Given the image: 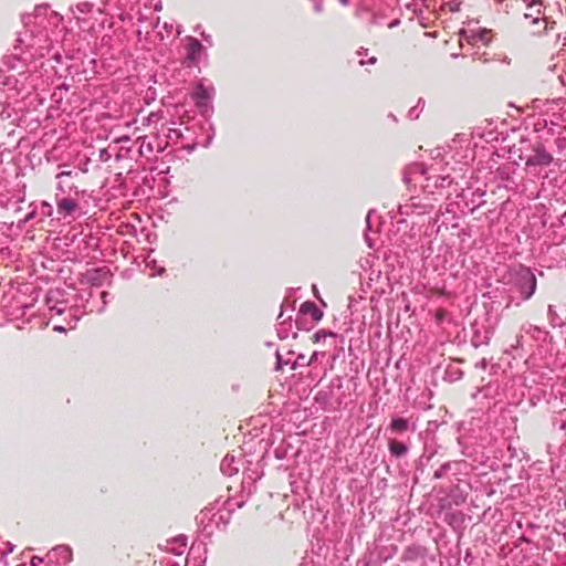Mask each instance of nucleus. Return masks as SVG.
Returning <instances> with one entry per match:
<instances>
[{
    "mask_svg": "<svg viewBox=\"0 0 566 566\" xmlns=\"http://www.w3.org/2000/svg\"><path fill=\"white\" fill-rule=\"evenodd\" d=\"M22 21L30 31V42L23 51L21 44L24 40L19 36L17 40L19 45L14 46L15 52L12 57L23 64L25 72L30 74L29 85L17 91L30 94L39 87L40 76L35 73L39 65L43 66V62L38 64V60L49 54L55 44H64L70 31L63 24V17L46 4L38 6L33 13L22 15Z\"/></svg>",
    "mask_w": 566,
    "mask_h": 566,
    "instance_id": "nucleus-1",
    "label": "nucleus"
},
{
    "mask_svg": "<svg viewBox=\"0 0 566 566\" xmlns=\"http://www.w3.org/2000/svg\"><path fill=\"white\" fill-rule=\"evenodd\" d=\"M440 155L438 150L437 157L433 158V163L428 167L421 164L408 166L403 171V181L407 185H411L413 181H417L418 177H423V191L430 195L440 193L443 189L450 187L458 179L457 169L446 160V156L437 159Z\"/></svg>",
    "mask_w": 566,
    "mask_h": 566,
    "instance_id": "nucleus-2",
    "label": "nucleus"
},
{
    "mask_svg": "<svg viewBox=\"0 0 566 566\" xmlns=\"http://www.w3.org/2000/svg\"><path fill=\"white\" fill-rule=\"evenodd\" d=\"M111 2L112 0H102L103 7H99L97 9L92 2H80L75 6L74 9H72V12L78 21H85L86 15L88 14L93 15L95 13H98L101 15V19L97 25L93 24L90 28L92 32L96 33L101 30H104L105 28L112 29L114 25V15L111 12Z\"/></svg>",
    "mask_w": 566,
    "mask_h": 566,
    "instance_id": "nucleus-3",
    "label": "nucleus"
},
{
    "mask_svg": "<svg viewBox=\"0 0 566 566\" xmlns=\"http://www.w3.org/2000/svg\"><path fill=\"white\" fill-rule=\"evenodd\" d=\"M512 289L520 294L521 301L530 300L536 291V277L530 268L516 264L510 268Z\"/></svg>",
    "mask_w": 566,
    "mask_h": 566,
    "instance_id": "nucleus-4",
    "label": "nucleus"
},
{
    "mask_svg": "<svg viewBox=\"0 0 566 566\" xmlns=\"http://www.w3.org/2000/svg\"><path fill=\"white\" fill-rule=\"evenodd\" d=\"M59 169L60 171L55 175L56 197H80L83 195L84 191L80 189L77 179L80 178L81 172H85V170L70 168L69 165H59Z\"/></svg>",
    "mask_w": 566,
    "mask_h": 566,
    "instance_id": "nucleus-5",
    "label": "nucleus"
},
{
    "mask_svg": "<svg viewBox=\"0 0 566 566\" xmlns=\"http://www.w3.org/2000/svg\"><path fill=\"white\" fill-rule=\"evenodd\" d=\"M64 291L61 289H52L46 294V305L50 311H55L57 315L69 313L72 321L77 322L81 316L78 308L69 306L67 301L63 298Z\"/></svg>",
    "mask_w": 566,
    "mask_h": 566,
    "instance_id": "nucleus-6",
    "label": "nucleus"
},
{
    "mask_svg": "<svg viewBox=\"0 0 566 566\" xmlns=\"http://www.w3.org/2000/svg\"><path fill=\"white\" fill-rule=\"evenodd\" d=\"M433 205L423 202L420 198H410L406 203L399 205L398 212L402 217L423 216L430 213Z\"/></svg>",
    "mask_w": 566,
    "mask_h": 566,
    "instance_id": "nucleus-7",
    "label": "nucleus"
},
{
    "mask_svg": "<svg viewBox=\"0 0 566 566\" xmlns=\"http://www.w3.org/2000/svg\"><path fill=\"white\" fill-rule=\"evenodd\" d=\"M524 19L531 20L532 24L535 27L533 33L541 34L545 31L546 20L541 1L535 0L527 6V12L524 13Z\"/></svg>",
    "mask_w": 566,
    "mask_h": 566,
    "instance_id": "nucleus-8",
    "label": "nucleus"
},
{
    "mask_svg": "<svg viewBox=\"0 0 566 566\" xmlns=\"http://www.w3.org/2000/svg\"><path fill=\"white\" fill-rule=\"evenodd\" d=\"M139 153L142 156H149L154 153H163L168 147V142H164L159 135L153 137L143 136L138 137Z\"/></svg>",
    "mask_w": 566,
    "mask_h": 566,
    "instance_id": "nucleus-9",
    "label": "nucleus"
},
{
    "mask_svg": "<svg viewBox=\"0 0 566 566\" xmlns=\"http://www.w3.org/2000/svg\"><path fill=\"white\" fill-rule=\"evenodd\" d=\"M229 513L228 512H217L212 513V510H206L201 511L199 516V523L205 524L207 520H209V523L205 525V528L216 526L220 527L221 525L226 526L228 523Z\"/></svg>",
    "mask_w": 566,
    "mask_h": 566,
    "instance_id": "nucleus-10",
    "label": "nucleus"
},
{
    "mask_svg": "<svg viewBox=\"0 0 566 566\" xmlns=\"http://www.w3.org/2000/svg\"><path fill=\"white\" fill-rule=\"evenodd\" d=\"M428 554V549L424 546L412 544L405 548L401 560L403 563H416L418 560H422V564H426V557Z\"/></svg>",
    "mask_w": 566,
    "mask_h": 566,
    "instance_id": "nucleus-11",
    "label": "nucleus"
},
{
    "mask_svg": "<svg viewBox=\"0 0 566 566\" xmlns=\"http://www.w3.org/2000/svg\"><path fill=\"white\" fill-rule=\"evenodd\" d=\"M111 271L108 268L103 266L87 271L86 280L93 286H103L111 283Z\"/></svg>",
    "mask_w": 566,
    "mask_h": 566,
    "instance_id": "nucleus-12",
    "label": "nucleus"
},
{
    "mask_svg": "<svg viewBox=\"0 0 566 566\" xmlns=\"http://www.w3.org/2000/svg\"><path fill=\"white\" fill-rule=\"evenodd\" d=\"M552 161L553 156L551 154H548L543 147H536L534 149V154L526 159L525 166L527 168L536 166L546 167L549 166Z\"/></svg>",
    "mask_w": 566,
    "mask_h": 566,
    "instance_id": "nucleus-13",
    "label": "nucleus"
},
{
    "mask_svg": "<svg viewBox=\"0 0 566 566\" xmlns=\"http://www.w3.org/2000/svg\"><path fill=\"white\" fill-rule=\"evenodd\" d=\"M213 88L206 87L202 84H198L192 93V99L199 108H207L209 101L212 98Z\"/></svg>",
    "mask_w": 566,
    "mask_h": 566,
    "instance_id": "nucleus-14",
    "label": "nucleus"
},
{
    "mask_svg": "<svg viewBox=\"0 0 566 566\" xmlns=\"http://www.w3.org/2000/svg\"><path fill=\"white\" fill-rule=\"evenodd\" d=\"M75 198L76 197H66V196H63L62 198L56 197L57 213L62 217H67V216L73 214L78 208V202Z\"/></svg>",
    "mask_w": 566,
    "mask_h": 566,
    "instance_id": "nucleus-15",
    "label": "nucleus"
},
{
    "mask_svg": "<svg viewBox=\"0 0 566 566\" xmlns=\"http://www.w3.org/2000/svg\"><path fill=\"white\" fill-rule=\"evenodd\" d=\"M186 42L187 59L192 64H197L200 61L201 54L203 52V45L193 36H187Z\"/></svg>",
    "mask_w": 566,
    "mask_h": 566,
    "instance_id": "nucleus-16",
    "label": "nucleus"
},
{
    "mask_svg": "<svg viewBox=\"0 0 566 566\" xmlns=\"http://www.w3.org/2000/svg\"><path fill=\"white\" fill-rule=\"evenodd\" d=\"M240 463V459H237L234 455L227 454L220 463V470L224 475L232 476L239 472Z\"/></svg>",
    "mask_w": 566,
    "mask_h": 566,
    "instance_id": "nucleus-17",
    "label": "nucleus"
},
{
    "mask_svg": "<svg viewBox=\"0 0 566 566\" xmlns=\"http://www.w3.org/2000/svg\"><path fill=\"white\" fill-rule=\"evenodd\" d=\"M474 333L472 337V344L474 347H479L482 345H488L493 336V328L484 327L483 331L478 328V324H474Z\"/></svg>",
    "mask_w": 566,
    "mask_h": 566,
    "instance_id": "nucleus-18",
    "label": "nucleus"
},
{
    "mask_svg": "<svg viewBox=\"0 0 566 566\" xmlns=\"http://www.w3.org/2000/svg\"><path fill=\"white\" fill-rule=\"evenodd\" d=\"M389 430L392 433H403L408 430L415 431L416 424L410 423L409 420L405 418H392L389 423Z\"/></svg>",
    "mask_w": 566,
    "mask_h": 566,
    "instance_id": "nucleus-19",
    "label": "nucleus"
},
{
    "mask_svg": "<svg viewBox=\"0 0 566 566\" xmlns=\"http://www.w3.org/2000/svg\"><path fill=\"white\" fill-rule=\"evenodd\" d=\"M186 549H187V537L186 536H178V537L171 539L170 542H168L166 545V551L174 555H177V556L182 555L186 552Z\"/></svg>",
    "mask_w": 566,
    "mask_h": 566,
    "instance_id": "nucleus-20",
    "label": "nucleus"
},
{
    "mask_svg": "<svg viewBox=\"0 0 566 566\" xmlns=\"http://www.w3.org/2000/svg\"><path fill=\"white\" fill-rule=\"evenodd\" d=\"M388 449L390 454L397 459L406 455L409 451V447L406 443L397 441L395 439H390L388 441Z\"/></svg>",
    "mask_w": 566,
    "mask_h": 566,
    "instance_id": "nucleus-21",
    "label": "nucleus"
},
{
    "mask_svg": "<svg viewBox=\"0 0 566 566\" xmlns=\"http://www.w3.org/2000/svg\"><path fill=\"white\" fill-rule=\"evenodd\" d=\"M300 313L311 315L313 321L318 322L323 317L322 311L313 302H304L301 304Z\"/></svg>",
    "mask_w": 566,
    "mask_h": 566,
    "instance_id": "nucleus-22",
    "label": "nucleus"
},
{
    "mask_svg": "<svg viewBox=\"0 0 566 566\" xmlns=\"http://www.w3.org/2000/svg\"><path fill=\"white\" fill-rule=\"evenodd\" d=\"M522 331L526 335H530L536 342H545L547 338V335H548V333L546 331L542 329L538 326L531 325V324L523 326Z\"/></svg>",
    "mask_w": 566,
    "mask_h": 566,
    "instance_id": "nucleus-23",
    "label": "nucleus"
},
{
    "mask_svg": "<svg viewBox=\"0 0 566 566\" xmlns=\"http://www.w3.org/2000/svg\"><path fill=\"white\" fill-rule=\"evenodd\" d=\"M290 331H291V322L283 319L279 323L276 333H277V336L280 339L287 338Z\"/></svg>",
    "mask_w": 566,
    "mask_h": 566,
    "instance_id": "nucleus-24",
    "label": "nucleus"
},
{
    "mask_svg": "<svg viewBox=\"0 0 566 566\" xmlns=\"http://www.w3.org/2000/svg\"><path fill=\"white\" fill-rule=\"evenodd\" d=\"M423 107H424V99L419 98L417 104L409 109L408 118L417 119L419 117L420 113L422 112Z\"/></svg>",
    "mask_w": 566,
    "mask_h": 566,
    "instance_id": "nucleus-25",
    "label": "nucleus"
},
{
    "mask_svg": "<svg viewBox=\"0 0 566 566\" xmlns=\"http://www.w3.org/2000/svg\"><path fill=\"white\" fill-rule=\"evenodd\" d=\"M182 134L180 129L177 128H167V134L165 135L164 142H168V145L171 143H177L181 138Z\"/></svg>",
    "mask_w": 566,
    "mask_h": 566,
    "instance_id": "nucleus-26",
    "label": "nucleus"
},
{
    "mask_svg": "<svg viewBox=\"0 0 566 566\" xmlns=\"http://www.w3.org/2000/svg\"><path fill=\"white\" fill-rule=\"evenodd\" d=\"M14 549V545L10 542L0 543V562L4 560L6 557L11 554Z\"/></svg>",
    "mask_w": 566,
    "mask_h": 566,
    "instance_id": "nucleus-27",
    "label": "nucleus"
},
{
    "mask_svg": "<svg viewBox=\"0 0 566 566\" xmlns=\"http://www.w3.org/2000/svg\"><path fill=\"white\" fill-rule=\"evenodd\" d=\"M326 337H337V335L333 332L319 329L314 334V340L319 342L322 339H325Z\"/></svg>",
    "mask_w": 566,
    "mask_h": 566,
    "instance_id": "nucleus-28",
    "label": "nucleus"
},
{
    "mask_svg": "<svg viewBox=\"0 0 566 566\" xmlns=\"http://www.w3.org/2000/svg\"><path fill=\"white\" fill-rule=\"evenodd\" d=\"M53 552L55 553H60L61 556H63V558L65 560H70L71 559V556H72V551L69 546H57L56 548L53 549Z\"/></svg>",
    "mask_w": 566,
    "mask_h": 566,
    "instance_id": "nucleus-29",
    "label": "nucleus"
},
{
    "mask_svg": "<svg viewBox=\"0 0 566 566\" xmlns=\"http://www.w3.org/2000/svg\"><path fill=\"white\" fill-rule=\"evenodd\" d=\"M450 469V463H443L433 474L434 479H441L443 474Z\"/></svg>",
    "mask_w": 566,
    "mask_h": 566,
    "instance_id": "nucleus-30",
    "label": "nucleus"
},
{
    "mask_svg": "<svg viewBox=\"0 0 566 566\" xmlns=\"http://www.w3.org/2000/svg\"><path fill=\"white\" fill-rule=\"evenodd\" d=\"M306 365L305 363V356L303 354H300L297 356V358L293 361V364L291 365V369H296L298 366H304Z\"/></svg>",
    "mask_w": 566,
    "mask_h": 566,
    "instance_id": "nucleus-31",
    "label": "nucleus"
},
{
    "mask_svg": "<svg viewBox=\"0 0 566 566\" xmlns=\"http://www.w3.org/2000/svg\"><path fill=\"white\" fill-rule=\"evenodd\" d=\"M276 366H275V370H280L282 369V367L284 365H287L289 364V360H284L281 356V354L279 352H276Z\"/></svg>",
    "mask_w": 566,
    "mask_h": 566,
    "instance_id": "nucleus-32",
    "label": "nucleus"
},
{
    "mask_svg": "<svg viewBox=\"0 0 566 566\" xmlns=\"http://www.w3.org/2000/svg\"><path fill=\"white\" fill-rule=\"evenodd\" d=\"M314 3V11L316 13H321L324 10L323 1L322 0H313Z\"/></svg>",
    "mask_w": 566,
    "mask_h": 566,
    "instance_id": "nucleus-33",
    "label": "nucleus"
},
{
    "mask_svg": "<svg viewBox=\"0 0 566 566\" xmlns=\"http://www.w3.org/2000/svg\"><path fill=\"white\" fill-rule=\"evenodd\" d=\"M35 216V210H32L31 212H29L24 218L23 220L20 221V227L24 226L27 222H29L31 219H33Z\"/></svg>",
    "mask_w": 566,
    "mask_h": 566,
    "instance_id": "nucleus-34",
    "label": "nucleus"
},
{
    "mask_svg": "<svg viewBox=\"0 0 566 566\" xmlns=\"http://www.w3.org/2000/svg\"><path fill=\"white\" fill-rule=\"evenodd\" d=\"M548 315L551 316L553 325H559L560 324V323L556 322L555 318H554V316H556V313H555V310H554L553 305L548 306Z\"/></svg>",
    "mask_w": 566,
    "mask_h": 566,
    "instance_id": "nucleus-35",
    "label": "nucleus"
},
{
    "mask_svg": "<svg viewBox=\"0 0 566 566\" xmlns=\"http://www.w3.org/2000/svg\"><path fill=\"white\" fill-rule=\"evenodd\" d=\"M41 207L43 209V213L48 214V216H51V212H52V206L45 201H43L41 203Z\"/></svg>",
    "mask_w": 566,
    "mask_h": 566,
    "instance_id": "nucleus-36",
    "label": "nucleus"
},
{
    "mask_svg": "<svg viewBox=\"0 0 566 566\" xmlns=\"http://www.w3.org/2000/svg\"><path fill=\"white\" fill-rule=\"evenodd\" d=\"M158 118L159 117L156 113H150L145 119L147 124L150 125L151 123H155Z\"/></svg>",
    "mask_w": 566,
    "mask_h": 566,
    "instance_id": "nucleus-37",
    "label": "nucleus"
},
{
    "mask_svg": "<svg viewBox=\"0 0 566 566\" xmlns=\"http://www.w3.org/2000/svg\"><path fill=\"white\" fill-rule=\"evenodd\" d=\"M127 4H123V3H118L117 4V8L120 10V11H124L126 9ZM118 18L124 21L126 19V14L124 12H120L118 14Z\"/></svg>",
    "mask_w": 566,
    "mask_h": 566,
    "instance_id": "nucleus-38",
    "label": "nucleus"
},
{
    "mask_svg": "<svg viewBox=\"0 0 566 566\" xmlns=\"http://www.w3.org/2000/svg\"><path fill=\"white\" fill-rule=\"evenodd\" d=\"M42 563H43V558L38 557V556H33L31 559L32 566H40V564H42Z\"/></svg>",
    "mask_w": 566,
    "mask_h": 566,
    "instance_id": "nucleus-39",
    "label": "nucleus"
},
{
    "mask_svg": "<svg viewBox=\"0 0 566 566\" xmlns=\"http://www.w3.org/2000/svg\"><path fill=\"white\" fill-rule=\"evenodd\" d=\"M108 296V293L107 292H102L101 293V297L103 300V306L98 310V312H103L104 308H105V305H106V297Z\"/></svg>",
    "mask_w": 566,
    "mask_h": 566,
    "instance_id": "nucleus-40",
    "label": "nucleus"
},
{
    "mask_svg": "<svg viewBox=\"0 0 566 566\" xmlns=\"http://www.w3.org/2000/svg\"><path fill=\"white\" fill-rule=\"evenodd\" d=\"M201 36L202 39L208 43V44H212V39H211V35L210 34H207L206 32H201Z\"/></svg>",
    "mask_w": 566,
    "mask_h": 566,
    "instance_id": "nucleus-41",
    "label": "nucleus"
},
{
    "mask_svg": "<svg viewBox=\"0 0 566 566\" xmlns=\"http://www.w3.org/2000/svg\"><path fill=\"white\" fill-rule=\"evenodd\" d=\"M559 224H560V227L565 228V230H566V211L560 216Z\"/></svg>",
    "mask_w": 566,
    "mask_h": 566,
    "instance_id": "nucleus-42",
    "label": "nucleus"
},
{
    "mask_svg": "<svg viewBox=\"0 0 566 566\" xmlns=\"http://www.w3.org/2000/svg\"><path fill=\"white\" fill-rule=\"evenodd\" d=\"M443 316H444V312H443V311H438V312L436 313V321H437L438 323H440V322L443 319Z\"/></svg>",
    "mask_w": 566,
    "mask_h": 566,
    "instance_id": "nucleus-43",
    "label": "nucleus"
},
{
    "mask_svg": "<svg viewBox=\"0 0 566 566\" xmlns=\"http://www.w3.org/2000/svg\"><path fill=\"white\" fill-rule=\"evenodd\" d=\"M318 353L314 352L310 358V360L306 363V365L313 364L317 359Z\"/></svg>",
    "mask_w": 566,
    "mask_h": 566,
    "instance_id": "nucleus-44",
    "label": "nucleus"
},
{
    "mask_svg": "<svg viewBox=\"0 0 566 566\" xmlns=\"http://www.w3.org/2000/svg\"><path fill=\"white\" fill-rule=\"evenodd\" d=\"M371 24H375V25H380L381 24V20L378 18V15L375 14L373 17Z\"/></svg>",
    "mask_w": 566,
    "mask_h": 566,
    "instance_id": "nucleus-45",
    "label": "nucleus"
},
{
    "mask_svg": "<svg viewBox=\"0 0 566 566\" xmlns=\"http://www.w3.org/2000/svg\"><path fill=\"white\" fill-rule=\"evenodd\" d=\"M399 20L398 19H395L394 21H391L389 24H388V28L389 29H392L395 27H397L399 24Z\"/></svg>",
    "mask_w": 566,
    "mask_h": 566,
    "instance_id": "nucleus-46",
    "label": "nucleus"
},
{
    "mask_svg": "<svg viewBox=\"0 0 566 566\" xmlns=\"http://www.w3.org/2000/svg\"><path fill=\"white\" fill-rule=\"evenodd\" d=\"M53 329H54L55 332H60V333H61V332H65V328H64L63 326H60V325L54 326V328H53Z\"/></svg>",
    "mask_w": 566,
    "mask_h": 566,
    "instance_id": "nucleus-47",
    "label": "nucleus"
},
{
    "mask_svg": "<svg viewBox=\"0 0 566 566\" xmlns=\"http://www.w3.org/2000/svg\"><path fill=\"white\" fill-rule=\"evenodd\" d=\"M365 240H366L368 247L373 248V243H371V241H370V239H369V237L367 234H365Z\"/></svg>",
    "mask_w": 566,
    "mask_h": 566,
    "instance_id": "nucleus-48",
    "label": "nucleus"
},
{
    "mask_svg": "<svg viewBox=\"0 0 566 566\" xmlns=\"http://www.w3.org/2000/svg\"><path fill=\"white\" fill-rule=\"evenodd\" d=\"M53 57H54L57 62H60V61H61V54H60L59 52H55V53L53 54Z\"/></svg>",
    "mask_w": 566,
    "mask_h": 566,
    "instance_id": "nucleus-49",
    "label": "nucleus"
},
{
    "mask_svg": "<svg viewBox=\"0 0 566 566\" xmlns=\"http://www.w3.org/2000/svg\"><path fill=\"white\" fill-rule=\"evenodd\" d=\"M127 140H129V137H128V136H126V135H125V136H122V137H119V138L117 139V142H127Z\"/></svg>",
    "mask_w": 566,
    "mask_h": 566,
    "instance_id": "nucleus-50",
    "label": "nucleus"
},
{
    "mask_svg": "<svg viewBox=\"0 0 566 566\" xmlns=\"http://www.w3.org/2000/svg\"><path fill=\"white\" fill-rule=\"evenodd\" d=\"M366 52H367V50H366V49L360 48V49L357 51V54H358V55H364V53H366Z\"/></svg>",
    "mask_w": 566,
    "mask_h": 566,
    "instance_id": "nucleus-51",
    "label": "nucleus"
},
{
    "mask_svg": "<svg viewBox=\"0 0 566 566\" xmlns=\"http://www.w3.org/2000/svg\"><path fill=\"white\" fill-rule=\"evenodd\" d=\"M377 61L376 56H371L369 60H368V63L369 64H375Z\"/></svg>",
    "mask_w": 566,
    "mask_h": 566,
    "instance_id": "nucleus-52",
    "label": "nucleus"
},
{
    "mask_svg": "<svg viewBox=\"0 0 566 566\" xmlns=\"http://www.w3.org/2000/svg\"><path fill=\"white\" fill-rule=\"evenodd\" d=\"M339 2L343 4V6H347L349 3V0H339Z\"/></svg>",
    "mask_w": 566,
    "mask_h": 566,
    "instance_id": "nucleus-53",
    "label": "nucleus"
},
{
    "mask_svg": "<svg viewBox=\"0 0 566 566\" xmlns=\"http://www.w3.org/2000/svg\"><path fill=\"white\" fill-rule=\"evenodd\" d=\"M369 216H370V213H368L367 217H366V222H367V228L368 229H369Z\"/></svg>",
    "mask_w": 566,
    "mask_h": 566,
    "instance_id": "nucleus-54",
    "label": "nucleus"
},
{
    "mask_svg": "<svg viewBox=\"0 0 566 566\" xmlns=\"http://www.w3.org/2000/svg\"><path fill=\"white\" fill-rule=\"evenodd\" d=\"M105 154H106L105 149L101 150V158H103V156H105Z\"/></svg>",
    "mask_w": 566,
    "mask_h": 566,
    "instance_id": "nucleus-55",
    "label": "nucleus"
},
{
    "mask_svg": "<svg viewBox=\"0 0 566 566\" xmlns=\"http://www.w3.org/2000/svg\"><path fill=\"white\" fill-rule=\"evenodd\" d=\"M168 566H179L178 563L168 564Z\"/></svg>",
    "mask_w": 566,
    "mask_h": 566,
    "instance_id": "nucleus-56",
    "label": "nucleus"
},
{
    "mask_svg": "<svg viewBox=\"0 0 566 566\" xmlns=\"http://www.w3.org/2000/svg\"><path fill=\"white\" fill-rule=\"evenodd\" d=\"M11 69H17L15 64L10 65Z\"/></svg>",
    "mask_w": 566,
    "mask_h": 566,
    "instance_id": "nucleus-57",
    "label": "nucleus"
}]
</instances>
